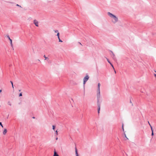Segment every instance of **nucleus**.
<instances>
[{"mask_svg": "<svg viewBox=\"0 0 156 156\" xmlns=\"http://www.w3.org/2000/svg\"><path fill=\"white\" fill-rule=\"evenodd\" d=\"M55 126L54 125H53L52 126V129L53 130H55Z\"/></svg>", "mask_w": 156, "mask_h": 156, "instance_id": "obj_17", "label": "nucleus"}, {"mask_svg": "<svg viewBox=\"0 0 156 156\" xmlns=\"http://www.w3.org/2000/svg\"><path fill=\"white\" fill-rule=\"evenodd\" d=\"M54 31L55 33H58V30H54Z\"/></svg>", "mask_w": 156, "mask_h": 156, "instance_id": "obj_25", "label": "nucleus"}, {"mask_svg": "<svg viewBox=\"0 0 156 156\" xmlns=\"http://www.w3.org/2000/svg\"><path fill=\"white\" fill-rule=\"evenodd\" d=\"M155 72L156 73V71H155Z\"/></svg>", "mask_w": 156, "mask_h": 156, "instance_id": "obj_39", "label": "nucleus"}, {"mask_svg": "<svg viewBox=\"0 0 156 156\" xmlns=\"http://www.w3.org/2000/svg\"><path fill=\"white\" fill-rule=\"evenodd\" d=\"M53 156H59L58 155L55 150L54 151V154Z\"/></svg>", "mask_w": 156, "mask_h": 156, "instance_id": "obj_8", "label": "nucleus"}, {"mask_svg": "<svg viewBox=\"0 0 156 156\" xmlns=\"http://www.w3.org/2000/svg\"><path fill=\"white\" fill-rule=\"evenodd\" d=\"M122 128H123V123L122 124Z\"/></svg>", "mask_w": 156, "mask_h": 156, "instance_id": "obj_31", "label": "nucleus"}, {"mask_svg": "<svg viewBox=\"0 0 156 156\" xmlns=\"http://www.w3.org/2000/svg\"><path fill=\"white\" fill-rule=\"evenodd\" d=\"M150 126L151 127V131L152 132V131H153V129L152 128V126H151V124H150Z\"/></svg>", "mask_w": 156, "mask_h": 156, "instance_id": "obj_16", "label": "nucleus"}, {"mask_svg": "<svg viewBox=\"0 0 156 156\" xmlns=\"http://www.w3.org/2000/svg\"><path fill=\"white\" fill-rule=\"evenodd\" d=\"M34 24L37 27H38V22L35 20H34Z\"/></svg>", "mask_w": 156, "mask_h": 156, "instance_id": "obj_5", "label": "nucleus"}, {"mask_svg": "<svg viewBox=\"0 0 156 156\" xmlns=\"http://www.w3.org/2000/svg\"><path fill=\"white\" fill-rule=\"evenodd\" d=\"M107 14L111 18L113 19L112 22L113 23H115L118 21V18L109 12L107 13Z\"/></svg>", "mask_w": 156, "mask_h": 156, "instance_id": "obj_1", "label": "nucleus"}, {"mask_svg": "<svg viewBox=\"0 0 156 156\" xmlns=\"http://www.w3.org/2000/svg\"><path fill=\"white\" fill-rule=\"evenodd\" d=\"M33 118L34 119L35 118V117H33Z\"/></svg>", "mask_w": 156, "mask_h": 156, "instance_id": "obj_38", "label": "nucleus"}, {"mask_svg": "<svg viewBox=\"0 0 156 156\" xmlns=\"http://www.w3.org/2000/svg\"><path fill=\"white\" fill-rule=\"evenodd\" d=\"M10 83H11V84L12 86V87L13 88H14L13 85V83L12 81H10Z\"/></svg>", "mask_w": 156, "mask_h": 156, "instance_id": "obj_15", "label": "nucleus"}, {"mask_svg": "<svg viewBox=\"0 0 156 156\" xmlns=\"http://www.w3.org/2000/svg\"><path fill=\"white\" fill-rule=\"evenodd\" d=\"M2 91V90H0V93H1Z\"/></svg>", "mask_w": 156, "mask_h": 156, "instance_id": "obj_33", "label": "nucleus"}, {"mask_svg": "<svg viewBox=\"0 0 156 156\" xmlns=\"http://www.w3.org/2000/svg\"><path fill=\"white\" fill-rule=\"evenodd\" d=\"M106 58V59L107 61L110 64H111V62H110V61H109V59L107 58L106 57H105Z\"/></svg>", "mask_w": 156, "mask_h": 156, "instance_id": "obj_13", "label": "nucleus"}, {"mask_svg": "<svg viewBox=\"0 0 156 156\" xmlns=\"http://www.w3.org/2000/svg\"><path fill=\"white\" fill-rule=\"evenodd\" d=\"M122 129L124 131V128H122Z\"/></svg>", "mask_w": 156, "mask_h": 156, "instance_id": "obj_34", "label": "nucleus"}, {"mask_svg": "<svg viewBox=\"0 0 156 156\" xmlns=\"http://www.w3.org/2000/svg\"><path fill=\"white\" fill-rule=\"evenodd\" d=\"M114 72H115V73H116V71H115V69H114Z\"/></svg>", "mask_w": 156, "mask_h": 156, "instance_id": "obj_32", "label": "nucleus"}, {"mask_svg": "<svg viewBox=\"0 0 156 156\" xmlns=\"http://www.w3.org/2000/svg\"><path fill=\"white\" fill-rule=\"evenodd\" d=\"M75 153H76V156H79L78 154L77 149L76 147L75 148Z\"/></svg>", "mask_w": 156, "mask_h": 156, "instance_id": "obj_9", "label": "nucleus"}, {"mask_svg": "<svg viewBox=\"0 0 156 156\" xmlns=\"http://www.w3.org/2000/svg\"><path fill=\"white\" fill-rule=\"evenodd\" d=\"M100 83H98V90H97V92H100Z\"/></svg>", "mask_w": 156, "mask_h": 156, "instance_id": "obj_6", "label": "nucleus"}, {"mask_svg": "<svg viewBox=\"0 0 156 156\" xmlns=\"http://www.w3.org/2000/svg\"><path fill=\"white\" fill-rule=\"evenodd\" d=\"M148 123H149V125H150V123H149V122L148 121Z\"/></svg>", "mask_w": 156, "mask_h": 156, "instance_id": "obj_35", "label": "nucleus"}, {"mask_svg": "<svg viewBox=\"0 0 156 156\" xmlns=\"http://www.w3.org/2000/svg\"><path fill=\"white\" fill-rule=\"evenodd\" d=\"M89 77L88 75L87 74L85 76L84 78L83 79V85L84 87L85 84L87 81L89 80Z\"/></svg>", "mask_w": 156, "mask_h": 156, "instance_id": "obj_3", "label": "nucleus"}, {"mask_svg": "<svg viewBox=\"0 0 156 156\" xmlns=\"http://www.w3.org/2000/svg\"><path fill=\"white\" fill-rule=\"evenodd\" d=\"M110 64L112 66V67L113 68V69H114V66H113V65H112L111 63V64Z\"/></svg>", "mask_w": 156, "mask_h": 156, "instance_id": "obj_23", "label": "nucleus"}, {"mask_svg": "<svg viewBox=\"0 0 156 156\" xmlns=\"http://www.w3.org/2000/svg\"><path fill=\"white\" fill-rule=\"evenodd\" d=\"M98 107V113L99 114L100 113V105H97Z\"/></svg>", "mask_w": 156, "mask_h": 156, "instance_id": "obj_7", "label": "nucleus"}, {"mask_svg": "<svg viewBox=\"0 0 156 156\" xmlns=\"http://www.w3.org/2000/svg\"><path fill=\"white\" fill-rule=\"evenodd\" d=\"M59 39V42H62V41L60 39V38L59 37V38H58Z\"/></svg>", "mask_w": 156, "mask_h": 156, "instance_id": "obj_24", "label": "nucleus"}, {"mask_svg": "<svg viewBox=\"0 0 156 156\" xmlns=\"http://www.w3.org/2000/svg\"><path fill=\"white\" fill-rule=\"evenodd\" d=\"M83 45V44H82L80 42H77L76 43V45L79 48H82V46Z\"/></svg>", "mask_w": 156, "mask_h": 156, "instance_id": "obj_4", "label": "nucleus"}, {"mask_svg": "<svg viewBox=\"0 0 156 156\" xmlns=\"http://www.w3.org/2000/svg\"><path fill=\"white\" fill-rule=\"evenodd\" d=\"M110 51L111 52L112 55H113L112 58H114V57H115V55L114 54V53H113V52L112 51Z\"/></svg>", "mask_w": 156, "mask_h": 156, "instance_id": "obj_12", "label": "nucleus"}, {"mask_svg": "<svg viewBox=\"0 0 156 156\" xmlns=\"http://www.w3.org/2000/svg\"><path fill=\"white\" fill-rule=\"evenodd\" d=\"M110 64L112 66V67L113 68V69H114V66H113V65H112L111 63V64Z\"/></svg>", "mask_w": 156, "mask_h": 156, "instance_id": "obj_22", "label": "nucleus"}, {"mask_svg": "<svg viewBox=\"0 0 156 156\" xmlns=\"http://www.w3.org/2000/svg\"><path fill=\"white\" fill-rule=\"evenodd\" d=\"M19 91H21V90H19Z\"/></svg>", "mask_w": 156, "mask_h": 156, "instance_id": "obj_37", "label": "nucleus"}, {"mask_svg": "<svg viewBox=\"0 0 156 156\" xmlns=\"http://www.w3.org/2000/svg\"><path fill=\"white\" fill-rule=\"evenodd\" d=\"M44 57L45 58V59H46L48 58L46 57L45 55H44Z\"/></svg>", "mask_w": 156, "mask_h": 156, "instance_id": "obj_26", "label": "nucleus"}, {"mask_svg": "<svg viewBox=\"0 0 156 156\" xmlns=\"http://www.w3.org/2000/svg\"><path fill=\"white\" fill-rule=\"evenodd\" d=\"M7 132V130L6 129H5L3 131V133L4 135H5Z\"/></svg>", "mask_w": 156, "mask_h": 156, "instance_id": "obj_10", "label": "nucleus"}, {"mask_svg": "<svg viewBox=\"0 0 156 156\" xmlns=\"http://www.w3.org/2000/svg\"><path fill=\"white\" fill-rule=\"evenodd\" d=\"M7 37H8V39H9V41H11V40H12V39H11L9 36V35H7Z\"/></svg>", "mask_w": 156, "mask_h": 156, "instance_id": "obj_14", "label": "nucleus"}, {"mask_svg": "<svg viewBox=\"0 0 156 156\" xmlns=\"http://www.w3.org/2000/svg\"><path fill=\"white\" fill-rule=\"evenodd\" d=\"M22 96V93H20L19 94V96L20 97V96Z\"/></svg>", "mask_w": 156, "mask_h": 156, "instance_id": "obj_21", "label": "nucleus"}, {"mask_svg": "<svg viewBox=\"0 0 156 156\" xmlns=\"http://www.w3.org/2000/svg\"><path fill=\"white\" fill-rule=\"evenodd\" d=\"M151 135H152V136H153V135H154L153 131H152V132Z\"/></svg>", "mask_w": 156, "mask_h": 156, "instance_id": "obj_27", "label": "nucleus"}, {"mask_svg": "<svg viewBox=\"0 0 156 156\" xmlns=\"http://www.w3.org/2000/svg\"><path fill=\"white\" fill-rule=\"evenodd\" d=\"M125 137L126 138V139L128 140V138L126 137V135L125 134Z\"/></svg>", "mask_w": 156, "mask_h": 156, "instance_id": "obj_30", "label": "nucleus"}, {"mask_svg": "<svg viewBox=\"0 0 156 156\" xmlns=\"http://www.w3.org/2000/svg\"><path fill=\"white\" fill-rule=\"evenodd\" d=\"M59 32H58L57 33V35L58 36V38H59Z\"/></svg>", "mask_w": 156, "mask_h": 156, "instance_id": "obj_18", "label": "nucleus"}, {"mask_svg": "<svg viewBox=\"0 0 156 156\" xmlns=\"http://www.w3.org/2000/svg\"><path fill=\"white\" fill-rule=\"evenodd\" d=\"M58 139V138H57H57H56V140H57Z\"/></svg>", "mask_w": 156, "mask_h": 156, "instance_id": "obj_36", "label": "nucleus"}, {"mask_svg": "<svg viewBox=\"0 0 156 156\" xmlns=\"http://www.w3.org/2000/svg\"><path fill=\"white\" fill-rule=\"evenodd\" d=\"M16 5L17 6H19V7H21V6L20 5H18V4H16Z\"/></svg>", "mask_w": 156, "mask_h": 156, "instance_id": "obj_28", "label": "nucleus"}, {"mask_svg": "<svg viewBox=\"0 0 156 156\" xmlns=\"http://www.w3.org/2000/svg\"><path fill=\"white\" fill-rule=\"evenodd\" d=\"M55 132H56V135H58V134L57 131V130H56V131H55Z\"/></svg>", "mask_w": 156, "mask_h": 156, "instance_id": "obj_29", "label": "nucleus"}, {"mask_svg": "<svg viewBox=\"0 0 156 156\" xmlns=\"http://www.w3.org/2000/svg\"><path fill=\"white\" fill-rule=\"evenodd\" d=\"M97 105H101V103L102 101V99L100 94V92H97Z\"/></svg>", "mask_w": 156, "mask_h": 156, "instance_id": "obj_2", "label": "nucleus"}, {"mask_svg": "<svg viewBox=\"0 0 156 156\" xmlns=\"http://www.w3.org/2000/svg\"><path fill=\"white\" fill-rule=\"evenodd\" d=\"M7 103H8V104L9 105H10V106H11V105H12V104H11V102H10V101H8V102Z\"/></svg>", "mask_w": 156, "mask_h": 156, "instance_id": "obj_11", "label": "nucleus"}, {"mask_svg": "<svg viewBox=\"0 0 156 156\" xmlns=\"http://www.w3.org/2000/svg\"><path fill=\"white\" fill-rule=\"evenodd\" d=\"M10 44H11V45L12 46V40H11V41H10Z\"/></svg>", "mask_w": 156, "mask_h": 156, "instance_id": "obj_19", "label": "nucleus"}, {"mask_svg": "<svg viewBox=\"0 0 156 156\" xmlns=\"http://www.w3.org/2000/svg\"><path fill=\"white\" fill-rule=\"evenodd\" d=\"M0 125L3 128V126L2 124V123L1 122H0Z\"/></svg>", "mask_w": 156, "mask_h": 156, "instance_id": "obj_20", "label": "nucleus"}]
</instances>
